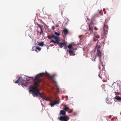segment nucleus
<instances>
[{
	"instance_id": "0eeeda50",
	"label": "nucleus",
	"mask_w": 121,
	"mask_h": 121,
	"mask_svg": "<svg viewBox=\"0 0 121 121\" xmlns=\"http://www.w3.org/2000/svg\"><path fill=\"white\" fill-rule=\"evenodd\" d=\"M89 30L90 31V33L92 34L93 33V24L91 23L90 24H89Z\"/></svg>"
},
{
	"instance_id": "ddd939ff",
	"label": "nucleus",
	"mask_w": 121,
	"mask_h": 121,
	"mask_svg": "<svg viewBox=\"0 0 121 121\" xmlns=\"http://www.w3.org/2000/svg\"><path fill=\"white\" fill-rule=\"evenodd\" d=\"M63 33L64 34L66 35L68 33V31L67 30L65 29L63 30Z\"/></svg>"
},
{
	"instance_id": "a878e982",
	"label": "nucleus",
	"mask_w": 121,
	"mask_h": 121,
	"mask_svg": "<svg viewBox=\"0 0 121 121\" xmlns=\"http://www.w3.org/2000/svg\"><path fill=\"white\" fill-rule=\"evenodd\" d=\"M56 26L57 27H58L59 25H58L57 24L56 25Z\"/></svg>"
},
{
	"instance_id": "f03ea898",
	"label": "nucleus",
	"mask_w": 121,
	"mask_h": 121,
	"mask_svg": "<svg viewBox=\"0 0 121 121\" xmlns=\"http://www.w3.org/2000/svg\"><path fill=\"white\" fill-rule=\"evenodd\" d=\"M108 22V21L107 20H105V22L104 23L103 29H102L101 34L102 36L101 39H103V40H105L104 38V37H106L105 36L108 32V27L107 25Z\"/></svg>"
},
{
	"instance_id": "a211bd4d",
	"label": "nucleus",
	"mask_w": 121,
	"mask_h": 121,
	"mask_svg": "<svg viewBox=\"0 0 121 121\" xmlns=\"http://www.w3.org/2000/svg\"><path fill=\"white\" fill-rule=\"evenodd\" d=\"M116 99L117 100L119 101H121V97L119 96H117V97Z\"/></svg>"
},
{
	"instance_id": "423d86ee",
	"label": "nucleus",
	"mask_w": 121,
	"mask_h": 121,
	"mask_svg": "<svg viewBox=\"0 0 121 121\" xmlns=\"http://www.w3.org/2000/svg\"><path fill=\"white\" fill-rule=\"evenodd\" d=\"M23 81L22 79V76H21L19 77L18 79L14 83H17L18 84H19L20 83H22V85L23 87L27 86V83H25V84L23 83Z\"/></svg>"
},
{
	"instance_id": "4468645a",
	"label": "nucleus",
	"mask_w": 121,
	"mask_h": 121,
	"mask_svg": "<svg viewBox=\"0 0 121 121\" xmlns=\"http://www.w3.org/2000/svg\"><path fill=\"white\" fill-rule=\"evenodd\" d=\"M102 59V63L103 65L104 66L102 65V63L101 62H100V64H99V69L100 70L101 69V67H100V66L101 65H102V66L103 67H104L105 66V65H103V63L102 62H103L102 60V59Z\"/></svg>"
},
{
	"instance_id": "f3484780",
	"label": "nucleus",
	"mask_w": 121,
	"mask_h": 121,
	"mask_svg": "<svg viewBox=\"0 0 121 121\" xmlns=\"http://www.w3.org/2000/svg\"><path fill=\"white\" fill-rule=\"evenodd\" d=\"M106 102L108 104H111L112 103V102H110L109 101V99H108V98H107L106 99Z\"/></svg>"
},
{
	"instance_id": "9b49d317",
	"label": "nucleus",
	"mask_w": 121,
	"mask_h": 121,
	"mask_svg": "<svg viewBox=\"0 0 121 121\" xmlns=\"http://www.w3.org/2000/svg\"><path fill=\"white\" fill-rule=\"evenodd\" d=\"M51 38H54L55 39V41H56L57 40H58L59 39L57 37L55 36V35L53 34L51 36Z\"/></svg>"
},
{
	"instance_id": "2eb2a0df",
	"label": "nucleus",
	"mask_w": 121,
	"mask_h": 121,
	"mask_svg": "<svg viewBox=\"0 0 121 121\" xmlns=\"http://www.w3.org/2000/svg\"><path fill=\"white\" fill-rule=\"evenodd\" d=\"M68 48L70 49L71 50L73 48V45L72 44H70L68 45Z\"/></svg>"
},
{
	"instance_id": "b1692460",
	"label": "nucleus",
	"mask_w": 121,
	"mask_h": 121,
	"mask_svg": "<svg viewBox=\"0 0 121 121\" xmlns=\"http://www.w3.org/2000/svg\"><path fill=\"white\" fill-rule=\"evenodd\" d=\"M95 30H98V29L97 28L95 27Z\"/></svg>"
},
{
	"instance_id": "6e6552de",
	"label": "nucleus",
	"mask_w": 121,
	"mask_h": 121,
	"mask_svg": "<svg viewBox=\"0 0 121 121\" xmlns=\"http://www.w3.org/2000/svg\"><path fill=\"white\" fill-rule=\"evenodd\" d=\"M99 38V36L97 35H95L93 37V40L94 41L99 40L98 39Z\"/></svg>"
},
{
	"instance_id": "dca6fc26",
	"label": "nucleus",
	"mask_w": 121,
	"mask_h": 121,
	"mask_svg": "<svg viewBox=\"0 0 121 121\" xmlns=\"http://www.w3.org/2000/svg\"><path fill=\"white\" fill-rule=\"evenodd\" d=\"M38 45L41 46H43L44 45V43L43 42H42L39 43Z\"/></svg>"
},
{
	"instance_id": "6ab92c4d",
	"label": "nucleus",
	"mask_w": 121,
	"mask_h": 121,
	"mask_svg": "<svg viewBox=\"0 0 121 121\" xmlns=\"http://www.w3.org/2000/svg\"><path fill=\"white\" fill-rule=\"evenodd\" d=\"M116 99L117 100L119 101H121V97L119 96H117V97Z\"/></svg>"
},
{
	"instance_id": "bb28decb",
	"label": "nucleus",
	"mask_w": 121,
	"mask_h": 121,
	"mask_svg": "<svg viewBox=\"0 0 121 121\" xmlns=\"http://www.w3.org/2000/svg\"><path fill=\"white\" fill-rule=\"evenodd\" d=\"M96 57H95V58L94 59V61H95V59L96 58Z\"/></svg>"
},
{
	"instance_id": "412c9836",
	"label": "nucleus",
	"mask_w": 121,
	"mask_h": 121,
	"mask_svg": "<svg viewBox=\"0 0 121 121\" xmlns=\"http://www.w3.org/2000/svg\"><path fill=\"white\" fill-rule=\"evenodd\" d=\"M41 48H39V47H36L35 50V51L36 52H37V49H38L39 51H40L41 50Z\"/></svg>"
},
{
	"instance_id": "2f4dec72",
	"label": "nucleus",
	"mask_w": 121,
	"mask_h": 121,
	"mask_svg": "<svg viewBox=\"0 0 121 121\" xmlns=\"http://www.w3.org/2000/svg\"><path fill=\"white\" fill-rule=\"evenodd\" d=\"M27 81H29V80H28V79H27Z\"/></svg>"
},
{
	"instance_id": "473e14b6",
	"label": "nucleus",
	"mask_w": 121,
	"mask_h": 121,
	"mask_svg": "<svg viewBox=\"0 0 121 121\" xmlns=\"http://www.w3.org/2000/svg\"><path fill=\"white\" fill-rule=\"evenodd\" d=\"M104 10H105V9H103V10H104Z\"/></svg>"
},
{
	"instance_id": "393cba45",
	"label": "nucleus",
	"mask_w": 121,
	"mask_h": 121,
	"mask_svg": "<svg viewBox=\"0 0 121 121\" xmlns=\"http://www.w3.org/2000/svg\"><path fill=\"white\" fill-rule=\"evenodd\" d=\"M82 35L79 36V38L80 39L81 38V37H82Z\"/></svg>"
},
{
	"instance_id": "39448f33",
	"label": "nucleus",
	"mask_w": 121,
	"mask_h": 121,
	"mask_svg": "<svg viewBox=\"0 0 121 121\" xmlns=\"http://www.w3.org/2000/svg\"><path fill=\"white\" fill-rule=\"evenodd\" d=\"M102 46V45L100 42H98L97 43L96 48H97V55L98 56H99V60H100V62H101L102 63V65L104 66L103 65L102 63V59H101V56L102 54L101 52L100 51V48H101Z\"/></svg>"
},
{
	"instance_id": "7ed1b4c3",
	"label": "nucleus",
	"mask_w": 121,
	"mask_h": 121,
	"mask_svg": "<svg viewBox=\"0 0 121 121\" xmlns=\"http://www.w3.org/2000/svg\"><path fill=\"white\" fill-rule=\"evenodd\" d=\"M51 41L54 44L56 43L58 44L60 48H62L63 47L65 46L66 48H67L66 46L67 43L64 40L59 39L58 40H57L56 41H55L54 40H52Z\"/></svg>"
},
{
	"instance_id": "aec40b11",
	"label": "nucleus",
	"mask_w": 121,
	"mask_h": 121,
	"mask_svg": "<svg viewBox=\"0 0 121 121\" xmlns=\"http://www.w3.org/2000/svg\"><path fill=\"white\" fill-rule=\"evenodd\" d=\"M69 108L68 107L66 106L65 107V108L64 109V110H65L66 111H67L69 109Z\"/></svg>"
},
{
	"instance_id": "1a4fd4ad",
	"label": "nucleus",
	"mask_w": 121,
	"mask_h": 121,
	"mask_svg": "<svg viewBox=\"0 0 121 121\" xmlns=\"http://www.w3.org/2000/svg\"><path fill=\"white\" fill-rule=\"evenodd\" d=\"M37 25L40 28L41 32H39L40 34L41 35V33H42V34L43 32V27L42 26L40 25L39 24H37Z\"/></svg>"
},
{
	"instance_id": "9d476101",
	"label": "nucleus",
	"mask_w": 121,
	"mask_h": 121,
	"mask_svg": "<svg viewBox=\"0 0 121 121\" xmlns=\"http://www.w3.org/2000/svg\"><path fill=\"white\" fill-rule=\"evenodd\" d=\"M69 52L70 53L72 54L73 55V56L75 55L74 52L73 51V50L69 49V50L68 51V50L67 49V52Z\"/></svg>"
},
{
	"instance_id": "f8f14e48",
	"label": "nucleus",
	"mask_w": 121,
	"mask_h": 121,
	"mask_svg": "<svg viewBox=\"0 0 121 121\" xmlns=\"http://www.w3.org/2000/svg\"><path fill=\"white\" fill-rule=\"evenodd\" d=\"M45 75L46 76L49 77V78L51 79H53L54 77V76H51L49 74L47 73H46V74Z\"/></svg>"
},
{
	"instance_id": "c85d7f7f",
	"label": "nucleus",
	"mask_w": 121,
	"mask_h": 121,
	"mask_svg": "<svg viewBox=\"0 0 121 121\" xmlns=\"http://www.w3.org/2000/svg\"><path fill=\"white\" fill-rule=\"evenodd\" d=\"M32 50L33 51H34V49H33V47L32 48Z\"/></svg>"
},
{
	"instance_id": "7c9ffc66",
	"label": "nucleus",
	"mask_w": 121,
	"mask_h": 121,
	"mask_svg": "<svg viewBox=\"0 0 121 121\" xmlns=\"http://www.w3.org/2000/svg\"><path fill=\"white\" fill-rule=\"evenodd\" d=\"M67 98H68V97H67V96H66V98H67Z\"/></svg>"
},
{
	"instance_id": "cd10ccee",
	"label": "nucleus",
	"mask_w": 121,
	"mask_h": 121,
	"mask_svg": "<svg viewBox=\"0 0 121 121\" xmlns=\"http://www.w3.org/2000/svg\"><path fill=\"white\" fill-rule=\"evenodd\" d=\"M47 47L48 49L49 48V46H48Z\"/></svg>"
},
{
	"instance_id": "4be33fe9",
	"label": "nucleus",
	"mask_w": 121,
	"mask_h": 121,
	"mask_svg": "<svg viewBox=\"0 0 121 121\" xmlns=\"http://www.w3.org/2000/svg\"><path fill=\"white\" fill-rule=\"evenodd\" d=\"M55 34L56 35H57L58 36H59L60 35V34L59 33H57V32H55Z\"/></svg>"
},
{
	"instance_id": "5701e85b",
	"label": "nucleus",
	"mask_w": 121,
	"mask_h": 121,
	"mask_svg": "<svg viewBox=\"0 0 121 121\" xmlns=\"http://www.w3.org/2000/svg\"><path fill=\"white\" fill-rule=\"evenodd\" d=\"M87 19L89 21L90 20V19L88 17H87Z\"/></svg>"
},
{
	"instance_id": "20e7f679",
	"label": "nucleus",
	"mask_w": 121,
	"mask_h": 121,
	"mask_svg": "<svg viewBox=\"0 0 121 121\" xmlns=\"http://www.w3.org/2000/svg\"><path fill=\"white\" fill-rule=\"evenodd\" d=\"M60 114L63 116L60 117L58 118V119L61 121H68L69 119V117L66 115V112L64 110H61Z\"/></svg>"
},
{
	"instance_id": "c756f323",
	"label": "nucleus",
	"mask_w": 121,
	"mask_h": 121,
	"mask_svg": "<svg viewBox=\"0 0 121 121\" xmlns=\"http://www.w3.org/2000/svg\"><path fill=\"white\" fill-rule=\"evenodd\" d=\"M100 77L101 78V79H102V77Z\"/></svg>"
},
{
	"instance_id": "f257e3e1",
	"label": "nucleus",
	"mask_w": 121,
	"mask_h": 121,
	"mask_svg": "<svg viewBox=\"0 0 121 121\" xmlns=\"http://www.w3.org/2000/svg\"><path fill=\"white\" fill-rule=\"evenodd\" d=\"M43 73H40L37 74L35 77V86H31L30 87L29 91L32 92V95L34 97L38 96L39 95L41 97L43 100L46 101H49L51 102L50 104L51 107H53L56 104H58L59 102L55 101L54 99H50L47 98L43 93H40L37 88L39 87L38 84L41 82L40 78L43 76Z\"/></svg>"
}]
</instances>
